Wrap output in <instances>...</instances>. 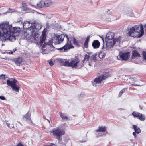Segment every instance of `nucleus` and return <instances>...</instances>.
<instances>
[{
  "label": "nucleus",
  "mask_w": 146,
  "mask_h": 146,
  "mask_svg": "<svg viewBox=\"0 0 146 146\" xmlns=\"http://www.w3.org/2000/svg\"><path fill=\"white\" fill-rule=\"evenodd\" d=\"M16 65H19V66H20V64H17Z\"/></svg>",
  "instance_id": "864d4df0"
},
{
  "label": "nucleus",
  "mask_w": 146,
  "mask_h": 146,
  "mask_svg": "<svg viewBox=\"0 0 146 146\" xmlns=\"http://www.w3.org/2000/svg\"><path fill=\"white\" fill-rule=\"evenodd\" d=\"M12 123V124H13V122Z\"/></svg>",
  "instance_id": "5fc2aeb1"
},
{
  "label": "nucleus",
  "mask_w": 146,
  "mask_h": 146,
  "mask_svg": "<svg viewBox=\"0 0 146 146\" xmlns=\"http://www.w3.org/2000/svg\"><path fill=\"white\" fill-rule=\"evenodd\" d=\"M0 40L3 41L9 40L14 41L20 32V28L14 27L8 23L0 24Z\"/></svg>",
  "instance_id": "f257e3e1"
},
{
  "label": "nucleus",
  "mask_w": 146,
  "mask_h": 146,
  "mask_svg": "<svg viewBox=\"0 0 146 146\" xmlns=\"http://www.w3.org/2000/svg\"><path fill=\"white\" fill-rule=\"evenodd\" d=\"M140 113L136 111H134L132 112V114L134 118L137 117L138 118Z\"/></svg>",
  "instance_id": "cd10ccee"
},
{
  "label": "nucleus",
  "mask_w": 146,
  "mask_h": 146,
  "mask_svg": "<svg viewBox=\"0 0 146 146\" xmlns=\"http://www.w3.org/2000/svg\"><path fill=\"white\" fill-rule=\"evenodd\" d=\"M53 135L56 137L58 140H60V137L65 134V131L63 129H61L60 127L53 129L52 131Z\"/></svg>",
  "instance_id": "39448f33"
},
{
  "label": "nucleus",
  "mask_w": 146,
  "mask_h": 146,
  "mask_svg": "<svg viewBox=\"0 0 146 146\" xmlns=\"http://www.w3.org/2000/svg\"><path fill=\"white\" fill-rule=\"evenodd\" d=\"M52 43H53L52 41V40H50L48 42L47 44L48 45L51 46V45H52Z\"/></svg>",
  "instance_id": "ea45409f"
},
{
  "label": "nucleus",
  "mask_w": 146,
  "mask_h": 146,
  "mask_svg": "<svg viewBox=\"0 0 146 146\" xmlns=\"http://www.w3.org/2000/svg\"><path fill=\"white\" fill-rule=\"evenodd\" d=\"M65 37L67 39V43L63 47L58 48V50L60 51H62L64 50V52L66 51L68 49L74 48L71 41H69V37L67 35H65Z\"/></svg>",
  "instance_id": "1a4fd4ad"
},
{
  "label": "nucleus",
  "mask_w": 146,
  "mask_h": 146,
  "mask_svg": "<svg viewBox=\"0 0 146 146\" xmlns=\"http://www.w3.org/2000/svg\"><path fill=\"white\" fill-rule=\"evenodd\" d=\"M127 88H123L122 90H121L120 92H119V97H121L123 94L125 92V91L127 90Z\"/></svg>",
  "instance_id": "c85d7f7f"
},
{
  "label": "nucleus",
  "mask_w": 146,
  "mask_h": 146,
  "mask_svg": "<svg viewBox=\"0 0 146 146\" xmlns=\"http://www.w3.org/2000/svg\"><path fill=\"white\" fill-rule=\"evenodd\" d=\"M102 40L103 41V42H104V39H103V38H102Z\"/></svg>",
  "instance_id": "8fccbe9b"
},
{
  "label": "nucleus",
  "mask_w": 146,
  "mask_h": 146,
  "mask_svg": "<svg viewBox=\"0 0 146 146\" xmlns=\"http://www.w3.org/2000/svg\"><path fill=\"white\" fill-rule=\"evenodd\" d=\"M110 76V75L109 73L106 72L104 74L97 77L93 81H92V84L93 86H96V84L101 83L103 80H105L107 77Z\"/></svg>",
  "instance_id": "20e7f679"
},
{
  "label": "nucleus",
  "mask_w": 146,
  "mask_h": 146,
  "mask_svg": "<svg viewBox=\"0 0 146 146\" xmlns=\"http://www.w3.org/2000/svg\"><path fill=\"white\" fill-rule=\"evenodd\" d=\"M86 140H83L80 141V142L81 143H83V142H85L86 141Z\"/></svg>",
  "instance_id": "de8ad7c7"
},
{
  "label": "nucleus",
  "mask_w": 146,
  "mask_h": 146,
  "mask_svg": "<svg viewBox=\"0 0 146 146\" xmlns=\"http://www.w3.org/2000/svg\"><path fill=\"white\" fill-rule=\"evenodd\" d=\"M138 118L141 121H143L145 120L146 117L144 115L140 113Z\"/></svg>",
  "instance_id": "bb28decb"
},
{
  "label": "nucleus",
  "mask_w": 146,
  "mask_h": 146,
  "mask_svg": "<svg viewBox=\"0 0 146 146\" xmlns=\"http://www.w3.org/2000/svg\"><path fill=\"white\" fill-rule=\"evenodd\" d=\"M39 37V35L37 33H35L33 36V38L35 40H36V39L38 38Z\"/></svg>",
  "instance_id": "72a5a7b5"
},
{
  "label": "nucleus",
  "mask_w": 146,
  "mask_h": 146,
  "mask_svg": "<svg viewBox=\"0 0 146 146\" xmlns=\"http://www.w3.org/2000/svg\"><path fill=\"white\" fill-rule=\"evenodd\" d=\"M50 66H52L54 64H50Z\"/></svg>",
  "instance_id": "3c124183"
},
{
  "label": "nucleus",
  "mask_w": 146,
  "mask_h": 146,
  "mask_svg": "<svg viewBox=\"0 0 146 146\" xmlns=\"http://www.w3.org/2000/svg\"><path fill=\"white\" fill-rule=\"evenodd\" d=\"M66 67H72V68L77 69L80 68L82 66L81 64H62Z\"/></svg>",
  "instance_id": "ddd939ff"
},
{
  "label": "nucleus",
  "mask_w": 146,
  "mask_h": 146,
  "mask_svg": "<svg viewBox=\"0 0 146 146\" xmlns=\"http://www.w3.org/2000/svg\"><path fill=\"white\" fill-rule=\"evenodd\" d=\"M73 44L78 47H79L80 45L78 40H76L74 37L73 40Z\"/></svg>",
  "instance_id": "a878e982"
},
{
  "label": "nucleus",
  "mask_w": 146,
  "mask_h": 146,
  "mask_svg": "<svg viewBox=\"0 0 146 146\" xmlns=\"http://www.w3.org/2000/svg\"><path fill=\"white\" fill-rule=\"evenodd\" d=\"M17 146H24L21 143H19Z\"/></svg>",
  "instance_id": "49530a36"
},
{
  "label": "nucleus",
  "mask_w": 146,
  "mask_h": 146,
  "mask_svg": "<svg viewBox=\"0 0 146 146\" xmlns=\"http://www.w3.org/2000/svg\"><path fill=\"white\" fill-rule=\"evenodd\" d=\"M30 24L31 23L29 21H25L23 23V27L24 29H26L27 31H30L31 33L32 29H30V26H29Z\"/></svg>",
  "instance_id": "2eb2a0df"
},
{
  "label": "nucleus",
  "mask_w": 146,
  "mask_h": 146,
  "mask_svg": "<svg viewBox=\"0 0 146 146\" xmlns=\"http://www.w3.org/2000/svg\"><path fill=\"white\" fill-rule=\"evenodd\" d=\"M5 122H6V124L7 125V126L8 127H10V124L9 123H8L6 121V120H5Z\"/></svg>",
  "instance_id": "c03bdc74"
},
{
  "label": "nucleus",
  "mask_w": 146,
  "mask_h": 146,
  "mask_svg": "<svg viewBox=\"0 0 146 146\" xmlns=\"http://www.w3.org/2000/svg\"><path fill=\"white\" fill-rule=\"evenodd\" d=\"M106 130V127L103 126H101L98 127V129L96 130V131L97 132H105Z\"/></svg>",
  "instance_id": "5701e85b"
},
{
  "label": "nucleus",
  "mask_w": 146,
  "mask_h": 146,
  "mask_svg": "<svg viewBox=\"0 0 146 146\" xmlns=\"http://www.w3.org/2000/svg\"><path fill=\"white\" fill-rule=\"evenodd\" d=\"M123 78L124 79V80L126 82L127 84L135 86H140V85L135 84L134 83L138 81V80L137 78L134 77H133L129 75H125Z\"/></svg>",
  "instance_id": "423d86ee"
},
{
  "label": "nucleus",
  "mask_w": 146,
  "mask_h": 146,
  "mask_svg": "<svg viewBox=\"0 0 146 146\" xmlns=\"http://www.w3.org/2000/svg\"><path fill=\"white\" fill-rule=\"evenodd\" d=\"M133 127L135 131L137 132V134H138L141 132L140 129L137 125H133Z\"/></svg>",
  "instance_id": "b1692460"
},
{
  "label": "nucleus",
  "mask_w": 146,
  "mask_h": 146,
  "mask_svg": "<svg viewBox=\"0 0 146 146\" xmlns=\"http://www.w3.org/2000/svg\"><path fill=\"white\" fill-rule=\"evenodd\" d=\"M47 146H56V145L54 143H51L50 145H48Z\"/></svg>",
  "instance_id": "a18cd8bd"
},
{
  "label": "nucleus",
  "mask_w": 146,
  "mask_h": 146,
  "mask_svg": "<svg viewBox=\"0 0 146 146\" xmlns=\"http://www.w3.org/2000/svg\"><path fill=\"white\" fill-rule=\"evenodd\" d=\"M52 4L51 0H41L37 4V6L40 8L47 7L49 6Z\"/></svg>",
  "instance_id": "9d476101"
},
{
  "label": "nucleus",
  "mask_w": 146,
  "mask_h": 146,
  "mask_svg": "<svg viewBox=\"0 0 146 146\" xmlns=\"http://www.w3.org/2000/svg\"><path fill=\"white\" fill-rule=\"evenodd\" d=\"M141 56L140 54H139L138 52L136 50H132V59H134L136 57H140Z\"/></svg>",
  "instance_id": "dca6fc26"
},
{
  "label": "nucleus",
  "mask_w": 146,
  "mask_h": 146,
  "mask_svg": "<svg viewBox=\"0 0 146 146\" xmlns=\"http://www.w3.org/2000/svg\"><path fill=\"white\" fill-rule=\"evenodd\" d=\"M142 55L143 60L146 62V52L143 51L142 53Z\"/></svg>",
  "instance_id": "2f4dec72"
},
{
  "label": "nucleus",
  "mask_w": 146,
  "mask_h": 146,
  "mask_svg": "<svg viewBox=\"0 0 146 146\" xmlns=\"http://www.w3.org/2000/svg\"><path fill=\"white\" fill-rule=\"evenodd\" d=\"M56 63H59V64H64V61L61 59H55Z\"/></svg>",
  "instance_id": "c756f323"
},
{
  "label": "nucleus",
  "mask_w": 146,
  "mask_h": 146,
  "mask_svg": "<svg viewBox=\"0 0 146 146\" xmlns=\"http://www.w3.org/2000/svg\"><path fill=\"white\" fill-rule=\"evenodd\" d=\"M90 54H85L84 56V59L82 61V62L84 63L85 61L87 62L90 59Z\"/></svg>",
  "instance_id": "393cba45"
},
{
  "label": "nucleus",
  "mask_w": 146,
  "mask_h": 146,
  "mask_svg": "<svg viewBox=\"0 0 146 146\" xmlns=\"http://www.w3.org/2000/svg\"><path fill=\"white\" fill-rule=\"evenodd\" d=\"M49 64H54L55 63H56L55 60H51L49 62Z\"/></svg>",
  "instance_id": "4c0bfd02"
},
{
  "label": "nucleus",
  "mask_w": 146,
  "mask_h": 146,
  "mask_svg": "<svg viewBox=\"0 0 146 146\" xmlns=\"http://www.w3.org/2000/svg\"><path fill=\"white\" fill-rule=\"evenodd\" d=\"M59 115L62 120H66L70 119L69 116L68 115H65L64 113L60 112Z\"/></svg>",
  "instance_id": "6ab92c4d"
},
{
  "label": "nucleus",
  "mask_w": 146,
  "mask_h": 146,
  "mask_svg": "<svg viewBox=\"0 0 146 146\" xmlns=\"http://www.w3.org/2000/svg\"><path fill=\"white\" fill-rule=\"evenodd\" d=\"M17 80L15 79L11 81L7 80V84L11 87L13 91L18 92L20 87L17 84Z\"/></svg>",
  "instance_id": "0eeeda50"
},
{
  "label": "nucleus",
  "mask_w": 146,
  "mask_h": 146,
  "mask_svg": "<svg viewBox=\"0 0 146 146\" xmlns=\"http://www.w3.org/2000/svg\"><path fill=\"white\" fill-rule=\"evenodd\" d=\"M133 135L135 136V137H136V135L137 134V132L135 131L133 133Z\"/></svg>",
  "instance_id": "37998d69"
},
{
  "label": "nucleus",
  "mask_w": 146,
  "mask_h": 146,
  "mask_svg": "<svg viewBox=\"0 0 146 146\" xmlns=\"http://www.w3.org/2000/svg\"><path fill=\"white\" fill-rule=\"evenodd\" d=\"M90 38V35H88L85 41V42L84 44V47L85 48H88V43L89 40Z\"/></svg>",
  "instance_id": "4be33fe9"
},
{
  "label": "nucleus",
  "mask_w": 146,
  "mask_h": 146,
  "mask_svg": "<svg viewBox=\"0 0 146 146\" xmlns=\"http://www.w3.org/2000/svg\"><path fill=\"white\" fill-rule=\"evenodd\" d=\"M5 75L3 74H1L0 75V79L1 80H5Z\"/></svg>",
  "instance_id": "e433bc0d"
},
{
  "label": "nucleus",
  "mask_w": 146,
  "mask_h": 146,
  "mask_svg": "<svg viewBox=\"0 0 146 146\" xmlns=\"http://www.w3.org/2000/svg\"><path fill=\"white\" fill-rule=\"evenodd\" d=\"M0 99L2 100H6V98L4 96H0Z\"/></svg>",
  "instance_id": "a19ab883"
},
{
  "label": "nucleus",
  "mask_w": 146,
  "mask_h": 146,
  "mask_svg": "<svg viewBox=\"0 0 146 146\" xmlns=\"http://www.w3.org/2000/svg\"><path fill=\"white\" fill-rule=\"evenodd\" d=\"M105 54L103 52H100L99 54V57L100 58H103L105 57Z\"/></svg>",
  "instance_id": "7c9ffc66"
},
{
  "label": "nucleus",
  "mask_w": 146,
  "mask_h": 146,
  "mask_svg": "<svg viewBox=\"0 0 146 146\" xmlns=\"http://www.w3.org/2000/svg\"><path fill=\"white\" fill-rule=\"evenodd\" d=\"M106 135V133H101L100 134H99L97 136V137L98 138L100 136H104Z\"/></svg>",
  "instance_id": "c9c22d12"
},
{
  "label": "nucleus",
  "mask_w": 146,
  "mask_h": 146,
  "mask_svg": "<svg viewBox=\"0 0 146 146\" xmlns=\"http://www.w3.org/2000/svg\"><path fill=\"white\" fill-rule=\"evenodd\" d=\"M89 65L90 66H91V64H89Z\"/></svg>",
  "instance_id": "603ef678"
},
{
  "label": "nucleus",
  "mask_w": 146,
  "mask_h": 146,
  "mask_svg": "<svg viewBox=\"0 0 146 146\" xmlns=\"http://www.w3.org/2000/svg\"><path fill=\"white\" fill-rule=\"evenodd\" d=\"M114 34L113 33L109 32L107 34L105 41L106 46L108 48H110L112 47L118 41L117 39L114 38Z\"/></svg>",
  "instance_id": "7ed1b4c3"
},
{
  "label": "nucleus",
  "mask_w": 146,
  "mask_h": 146,
  "mask_svg": "<svg viewBox=\"0 0 146 146\" xmlns=\"http://www.w3.org/2000/svg\"><path fill=\"white\" fill-rule=\"evenodd\" d=\"M27 7V5L26 3H22V7L24 9H26Z\"/></svg>",
  "instance_id": "f704fd0d"
},
{
  "label": "nucleus",
  "mask_w": 146,
  "mask_h": 146,
  "mask_svg": "<svg viewBox=\"0 0 146 146\" xmlns=\"http://www.w3.org/2000/svg\"><path fill=\"white\" fill-rule=\"evenodd\" d=\"M17 49L15 48L14 49H13L12 51L11 50H10V52H9V54H13V52H15V51L17 50Z\"/></svg>",
  "instance_id": "58836bf2"
},
{
  "label": "nucleus",
  "mask_w": 146,
  "mask_h": 146,
  "mask_svg": "<svg viewBox=\"0 0 146 146\" xmlns=\"http://www.w3.org/2000/svg\"><path fill=\"white\" fill-rule=\"evenodd\" d=\"M127 35L132 37L139 38L142 37L144 33V28L142 25L139 27V25H136L134 27L128 29Z\"/></svg>",
  "instance_id": "f03ea898"
},
{
  "label": "nucleus",
  "mask_w": 146,
  "mask_h": 146,
  "mask_svg": "<svg viewBox=\"0 0 146 146\" xmlns=\"http://www.w3.org/2000/svg\"><path fill=\"white\" fill-rule=\"evenodd\" d=\"M30 114L29 113L28 111L25 115L24 117L26 119V120L30 123H31L32 121L30 118Z\"/></svg>",
  "instance_id": "aec40b11"
},
{
  "label": "nucleus",
  "mask_w": 146,
  "mask_h": 146,
  "mask_svg": "<svg viewBox=\"0 0 146 146\" xmlns=\"http://www.w3.org/2000/svg\"><path fill=\"white\" fill-rule=\"evenodd\" d=\"M13 61L15 63L21 64L23 61V60L22 57H18L14 59L13 60Z\"/></svg>",
  "instance_id": "412c9836"
},
{
  "label": "nucleus",
  "mask_w": 146,
  "mask_h": 146,
  "mask_svg": "<svg viewBox=\"0 0 146 146\" xmlns=\"http://www.w3.org/2000/svg\"><path fill=\"white\" fill-rule=\"evenodd\" d=\"M100 43L98 40H94L92 42V46L94 48H99Z\"/></svg>",
  "instance_id": "f3484780"
},
{
  "label": "nucleus",
  "mask_w": 146,
  "mask_h": 146,
  "mask_svg": "<svg viewBox=\"0 0 146 146\" xmlns=\"http://www.w3.org/2000/svg\"><path fill=\"white\" fill-rule=\"evenodd\" d=\"M91 59V60L94 61H96L97 60L96 56L95 55H93L92 56Z\"/></svg>",
  "instance_id": "473e14b6"
},
{
  "label": "nucleus",
  "mask_w": 146,
  "mask_h": 146,
  "mask_svg": "<svg viewBox=\"0 0 146 146\" xmlns=\"http://www.w3.org/2000/svg\"><path fill=\"white\" fill-rule=\"evenodd\" d=\"M100 64H95V65H94V67L95 68H96V67H98L99 68L100 67Z\"/></svg>",
  "instance_id": "79ce46f5"
},
{
  "label": "nucleus",
  "mask_w": 146,
  "mask_h": 146,
  "mask_svg": "<svg viewBox=\"0 0 146 146\" xmlns=\"http://www.w3.org/2000/svg\"><path fill=\"white\" fill-rule=\"evenodd\" d=\"M30 25V29H32L31 33L32 35L33 33L36 29L37 30L40 29L42 27L41 23L40 22L37 21H33V22L31 23Z\"/></svg>",
  "instance_id": "6e6552de"
},
{
  "label": "nucleus",
  "mask_w": 146,
  "mask_h": 146,
  "mask_svg": "<svg viewBox=\"0 0 146 146\" xmlns=\"http://www.w3.org/2000/svg\"><path fill=\"white\" fill-rule=\"evenodd\" d=\"M46 38V32L43 31L42 34L40 37V43L42 44L45 41Z\"/></svg>",
  "instance_id": "4468645a"
},
{
  "label": "nucleus",
  "mask_w": 146,
  "mask_h": 146,
  "mask_svg": "<svg viewBox=\"0 0 146 146\" xmlns=\"http://www.w3.org/2000/svg\"><path fill=\"white\" fill-rule=\"evenodd\" d=\"M64 36L63 35L56 36V38L58 40L57 42H55L56 44H60L64 40Z\"/></svg>",
  "instance_id": "f8f14e48"
},
{
  "label": "nucleus",
  "mask_w": 146,
  "mask_h": 146,
  "mask_svg": "<svg viewBox=\"0 0 146 146\" xmlns=\"http://www.w3.org/2000/svg\"><path fill=\"white\" fill-rule=\"evenodd\" d=\"M129 54L130 53L129 52L122 53L120 54V58L122 60L126 61L129 58Z\"/></svg>",
  "instance_id": "9b49d317"
},
{
  "label": "nucleus",
  "mask_w": 146,
  "mask_h": 146,
  "mask_svg": "<svg viewBox=\"0 0 146 146\" xmlns=\"http://www.w3.org/2000/svg\"><path fill=\"white\" fill-rule=\"evenodd\" d=\"M80 60L77 58L75 57L73 59L70 63L69 62L68 63L67 62H65L64 64H77L80 62Z\"/></svg>",
  "instance_id": "a211bd4d"
},
{
  "label": "nucleus",
  "mask_w": 146,
  "mask_h": 146,
  "mask_svg": "<svg viewBox=\"0 0 146 146\" xmlns=\"http://www.w3.org/2000/svg\"><path fill=\"white\" fill-rule=\"evenodd\" d=\"M145 29V31H146V24H145L144 26Z\"/></svg>",
  "instance_id": "09e8293b"
}]
</instances>
